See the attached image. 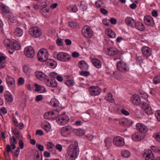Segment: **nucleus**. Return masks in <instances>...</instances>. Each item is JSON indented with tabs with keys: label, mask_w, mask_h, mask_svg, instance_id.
Segmentation results:
<instances>
[{
	"label": "nucleus",
	"mask_w": 160,
	"mask_h": 160,
	"mask_svg": "<svg viewBox=\"0 0 160 160\" xmlns=\"http://www.w3.org/2000/svg\"><path fill=\"white\" fill-rule=\"evenodd\" d=\"M56 112H58V110H55L54 111H51L45 113L44 115V118L46 119H50L52 116L56 114Z\"/></svg>",
	"instance_id": "obj_22"
},
{
	"label": "nucleus",
	"mask_w": 160,
	"mask_h": 160,
	"mask_svg": "<svg viewBox=\"0 0 160 160\" xmlns=\"http://www.w3.org/2000/svg\"><path fill=\"white\" fill-rule=\"evenodd\" d=\"M72 131V128L69 126H66L63 127L61 130L62 135L65 137L69 135Z\"/></svg>",
	"instance_id": "obj_14"
},
{
	"label": "nucleus",
	"mask_w": 160,
	"mask_h": 160,
	"mask_svg": "<svg viewBox=\"0 0 160 160\" xmlns=\"http://www.w3.org/2000/svg\"><path fill=\"white\" fill-rule=\"evenodd\" d=\"M155 116L157 120L160 122V111H158L155 113Z\"/></svg>",
	"instance_id": "obj_61"
},
{
	"label": "nucleus",
	"mask_w": 160,
	"mask_h": 160,
	"mask_svg": "<svg viewBox=\"0 0 160 160\" xmlns=\"http://www.w3.org/2000/svg\"><path fill=\"white\" fill-rule=\"evenodd\" d=\"M142 52L144 55L147 57L150 56L152 53L151 49L147 46H143L142 47Z\"/></svg>",
	"instance_id": "obj_19"
},
{
	"label": "nucleus",
	"mask_w": 160,
	"mask_h": 160,
	"mask_svg": "<svg viewBox=\"0 0 160 160\" xmlns=\"http://www.w3.org/2000/svg\"><path fill=\"white\" fill-rule=\"evenodd\" d=\"M144 21L145 23L148 26L153 27L154 24L152 18L149 16H145L144 18Z\"/></svg>",
	"instance_id": "obj_15"
},
{
	"label": "nucleus",
	"mask_w": 160,
	"mask_h": 160,
	"mask_svg": "<svg viewBox=\"0 0 160 160\" xmlns=\"http://www.w3.org/2000/svg\"><path fill=\"white\" fill-rule=\"evenodd\" d=\"M100 11L104 15H106L108 13V11L104 8H101L100 10Z\"/></svg>",
	"instance_id": "obj_60"
},
{
	"label": "nucleus",
	"mask_w": 160,
	"mask_h": 160,
	"mask_svg": "<svg viewBox=\"0 0 160 160\" xmlns=\"http://www.w3.org/2000/svg\"><path fill=\"white\" fill-rule=\"evenodd\" d=\"M74 82L72 80H68L66 81L65 84L68 86H71L74 85Z\"/></svg>",
	"instance_id": "obj_46"
},
{
	"label": "nucleus",
	"mask_w": 160,
	"mask_h": 160,
	"mask_svg": "<svg viewBox=\"0 0 160 160\" xmlns=\"http://www.w3.org/2000/svg\"><path fill=\"white\" fill-rule=\"evenodd\" d=\"M24 80L22 78H20L18 79V83L19 85H22L24 83Z\"/></svg>",
	"instance_id": "obj_57"
},
{
	"label": "nucleus",
	"mask_w": 160,
	"mask_h": 160,
	"mask_svg": "<svg viewBox=\"0 0 160 160\" xmlns=\"http://www.w3.org/2000/svg\"><path fill=\"white\" fill-rule=\"evenodd\" d=\"M130 155V153L128 150H124L122 152V155L123 157L127 158L129 157Z\"/></svg>",
	"instance_id": "obj_38"
},
{
	"label": "nucleus",
	"mask_w": 160,
	"mask_h": 160,
	"mask_svg": "<svg viewBox=\"0 0 160 160\" xmlns=\"http://www.w3.org/2000/svg\"><path fill=\"white\" fill-rule=\"evenodd\" d=\"M131 101L134 105H138L140 104L141 99L138 95L135 94L131 97Z\"/></svg>",
	"instance_id": "obj_18"
},
{
	"label": "nucleus",
	"mask_w": 160,
	"mask_h": 160,
	"mask_svg": "<svg viewBox=\"0 0 160 160\" xmlns=\"http://www.w3.org/2000/svg\"><path fill=\"white\" fill-rule=\"evenodd\" d=\"M35 86L36 88L37 91H41L44 87L42 86H40L37 83L35 84Z\"/></svg>",
	"instance_id": "obj_51"
},
{
	"label": "nucleus",
	"mask_w": 160,
	"mask_h": 160,
	"mask_svg": "<svg viewBox=\"0 0 160 160\" xmlns=\"http://www.w3.org/2000/svg\"><path fill=\"white\" fill-rule=\"evenodd\" d=\"M105 143V146L108 149L112 144V140L111 139L107 138L104 141Z\"/></svg>",
	"instance_id": "obj_34"
},
{
	"label": "nucleus",
	"mask_w": 160,
	"mask_h": 160,
	"mask_svg": "<svg viewBox=\"0 0 160 160\" xmlns=\"http://www.w3.org/2000/svg\"><path fill=\"white\" fill-rule=\"evenodd\" d=\"M29 34L32 37L38 38L40 37L42 34L41 30L37 27H32L29 29Z\"/></svg>",
	"instance_id": "obj_3"
},
{
	"label": "nucleus",
	"mask_w": 160,
	"mask_h": 160,
	"mask_svg": "<svg viewBox=\"0 0 160 160\" xmlns=\"http://www.w3.org/2000/svg\"><path fill=\"white\" fill-rule=\"evenodd\" d=\"M23 71L26 74H28L30 71V69L28 66L25 65L23 67Z\"/></svg>",
	"instance_id": "obj_45"
},
{
	"label": "nucleus",
	"mask_w": 160,
	"mask_h": 160,
	"mask_svg": "<svg viewBox=\"0 0 160 160\" xmlns=\"http://www.w3.org/2000/svg\"><path fill=\"white\" fill-rule=\"evenodd\" d=\"M142 108L147 115H150L153 113V111L148 104L144 102H142Z\"/></svg>",
	"instance_id": "obj_11"
},
{
	"label": "nucleus",
	"mask_w": 160,
	"mask_h": 160,
	"mask_svg": "<svg viewBox=\"0 0 160 160\" xmlns=\"http://www.w3.org/2000/svg\"><path fill=\"white\" fill-rule=\"evenodd\" d=\"M81 7L83 11H85L88 8L87 4L84 2L81 1Z\"/></svg>",
	"instance_id": "obj_39"
},
{
	"label": "nucleus",
	"mask_w": 160,
	"mask_h": 160,
	"mask_svg": "<svg viewBox=\"0 0 160 160\" xmlns=\"http://www.w3.org/2000/svg\"><path fill=\"white\" fill-rule=\"evenodd\" d=\"M68 25L71 27H75L78 25V23L72 22H69Z\"/></svg>",
	"instance_id": "obj_52"
},
{
	"label": "nucleus",
	"mask_w": 160,
	"mask_h": 160,
	"mask_svg": "<svg viewBox=\"0 0 160 160\" xmlns=\"http://www.w3.org/2000/svg\"><path fill=\"white\" fill-rule=\"evenodd\" d=\"M47 64L48 66H50L51 68H54L56 67L57 64L55 60L50 59L48 61Z\"/></svg>",
	"instance_id": "obj_30"
},
{
	"label": "nucleus",
	"mask_w": 160,
	"mask_h": 160,
	"mask_svg": "<svg viewBox=\"0 0 160 160\" xmlns=\"http://www.w3.org/2000/svg\"><path fill=\"white\" fill-rule=\"evenodd\" d=\"M154 83L157 84L160 82V75L154 78L153 79Z\"/></svg>",
	"instance_id": "obj_44"
},
{
	"label": "nucleus",
	"mask_w": 160,
	"mask_h": 160,
	"mask_svg": "<svg viewBox=\"0 0 160 160\" xmlns=\"http://www.w3.org/2000/svg\"><path fill=\"white\" fill-rule=\"evenodd\" d=\"M132 139L134 141H138L141 139V137L138 132L134 133L132 136Z\"/></svg>",
	"instance_id": "obj_35"
},
{
	"label": "nucleus",
	"mask_w": 160,
	"mask_h": 160,
	"mask_svg": "<svg viewBox=\"0 0 160 160\" xmlns=\"http://www.w3.org/2000/svg\"><path fill=\"white\" fill-rule=\"evenodd\" d=\"M45 84L48 87L55 88L57 86V83L54 79L49 78L48 77L44 81Z\"/></svg>",
	"instance_id": "obj_12"
},
{
	"label": "nucleus",
	"mask_w": 160,
	"mask_h": 160,
	"mask_svg": "<svg viewBox=\"0 0 160 160\" xmlns=\"http://www.w3.org/2000/svg\"><path fill=\"white\" fill-rule=\"evenodd\" d=\"M7 46L12 50H18L21 49V46L20 44L14 40L11 41L10 44H7Z\"/></svg>",
	"instance_id": "obj_13"
},
{
	"label": "nucleus",
	"mask_w": 160,
	"mask_h": 160,
	"mask_svg": "<svg viewBox=\"0 0 160 160\" xmlns=\"http://www.w3.org/2000/svg\"><path fill=\"white\" fill-rule=\"evenodd\" d=\"M10 145L12 147V149H14L16 148L15 144L17 143V140L14 136L9 139Z\"/></svg>",
	"instance_id": "obj_28"
},
{
	"label": "nucleus",
	"mask_w": 160,
	"mask_h": 160,
	"mask_svg": "<svg viewBox=\"0 0 160 160\" xmlns=\"http://www.w3.org/2000/svg\"><path fill=\"white\" fill-rule=\"evenodd\" d=\"M6 80L7 83L8 85H12L14 82V79L11 77L9 76H7Z\"/></svg>",
	"instance_id": "obj_32"
},
{
	"label": "nucleus",
	"mask_w": 160,
	"mask_h": 160,
	"mask_svg": "<svg viewBox=\"0 0 160 160\" xmlns=\"http://www.w3.org/2000/svg\"><path fill=\"white\" fill-rule=\"evenodd\" d=\"M140 31H143L144 30L145 27L143 24L139 22H136L134 25V27Z\"/></svg>",
	"instance_id": "obj_27"
},
{
	"label": "nucleus",
	"mask_w": 160,
	"mask_h": 160,
	"mask_svg": "<svg viewBox=\"0 0 160 160\" xmlns=\"http://www.w3.org/2000/svg\"><path fill=\"white\" fill-rule=\"evenodd\" d=\"M79 54L76 52H74L72 53V56L74 58H76L79 56Z\"/></svg>",
	"instance_id": "obj_55"
},
{
	"label": "nucleus",
	"mask_w": 160,
	"mask_h": 160,
	"mask_svg": "<svg viewBox=\"0 0 160 160\" xmlns=\"http://www.w3.org/2000/svg\"><path fill=\"white\" fill-rule=\"evenodd\" d=\"M56 43L58 46H62L63 45V42L62 40L60 38H58L56 40Z\"/></svg>",
	"instance_id": "obj_49"
},
{
	"label": "nucleus",
	"mask_w": 160,
	"mask_h": 160,
	"mask_svg": "<svg viewBox=\"0 0 160 160\" xmlns=\"http://www.w3.org/2000/svg\"><path fill=\"white\" fill-rule=\"evenodd\" d=\"M105 33L110 38H114L116 36L115 33L110 28H107L105 30Z\"/></svg>",
	"instance_id": "obj_25"
},
{
	"label": "nucleus",
	"mask_w": 160,
	"mask_h": 160,
	"mask_svg": "<svg viewBox=\"0 0 160 160\" xmlns=\"http://www.w3.org/2000/svg\"><path fill=\"white\" fill-rule=\"evenodd\" d=\"M0 9L2 10V11L7 13H8L9 12L8 7L1 2H0Z\"/></svg>",
	"instance_id": "obj_31"
},
{
	"label": "nucleus",
	"mask_w": 160,
	"mask_h": 160,
	"mask_svg": "<svg viewBox=\"0 0 160 160\" xmlns=\"http://www.w3.org/2000/svg\"><path fill=\"white\" fill-rule=\"evenodd\" d=\"M113 143L117 147H122L125 144L124 139L120 136L116 137L113 139Z\"/></svg>",
	"instance_id": "obj_8"
},
{
	"label": "nucleus",
	"mask_w": 160,
	"mask_h": 160,
	"mask_svg": "<svg viewBox=\"0 0 160 160\" xmlns=\"http://www.w3.org/2000/svg\"><path fill=\"white\" fill-rule=\"evenodd\" d=\"M51 103L54 107H56L58 106V102L56 101V99H52Z\"/></svg>",
	"instance_id": "obj_48"
},
{
	"label": "nucleus",
	"mask_w": 160,
	"mask_h": 160,
	"mask_svg": "<svg viewBox=\"0 0 160 160\" xmlns=\"http://www.w3.org/2000/svg\"><path fill=\"white\" fill-rule=\"evenodd\" d=\"M113 75L118 79H122L123 77L118 72H114L113 73Z\"/></svg>",
	"instance_id": "obj_40"
},
{
	"label": "nucleus",
	"mask_w": 160,
	"mask_h": 160,
	"mask_svg": "<svg viewBox=\"0 0 160 160\" xmlns=\"http://www.w3.org/2000/svg\"><path fill=\"white\" fill-rule=\"evenodd\" d=\"M24 53L26 56L28 58H32L35 55V51L32 47L29 46L25 48Z\"/></svg>",
	"instance_id": "obj_9"
},
{
	"label": "nucleus",
	"mask_w": 160,
	"mask_h": 160,
	"mask_svg": "<svg viewBox=\"0 0 160 160\" xmlns=\"http://www.w3.org/2000/svg\"><path fill=\"white\" fill-rule=\"evenodd\" d=\"M112 95L111 93H108L106 100L110 102H114V99L112 98Z\"/></svg>",
	"instance_id": "obj_41"
},
{
	"label": "nucleus",
	"mask_w": 160,
	"mask_h": 160,
	"mask_svg": "<svg viewBox=\"0 0 160 160\" xmlns=\"http://www.w3.org/2000/svg\"><path fill=\"white\" fill-rule=\"evenodd\" d=\"M10 145L7 144L6 146V149L7 152L9 153V152H12V151L11 149Z\"/></svg>",
	"instance_id": "obj_64"
},
{
	"label": "nucleus",
	"mask_w": 160,
	"mask_h": 160,
	"mask_svg": "<svg viewBox=\"0 0 160 160\" xmlns=\"http://www.w3.org/2000/svg\"><path fill=\"white\" fill-rule=\"evenodd\" d=\"M85 137L89 141L92 140L94 137V136L92 134L85 135Z\"/></svg>",
	"instance_id": "obj_58"
},
{
	"label": "nucleus",
	"mask_w": 160,
	"mask_h": 160,
	"mask_svg": "<svg viewBox=\"0 0 160 160\" xmlns=\"http://www.w3.org/2000/svg\"><path fill=\"white\" fill-rule=\"evenodd\" d=\"M105 52L107 55L113 56L117 54L118 51L116 48L114 47H109L107 48Z\"/></svg>",
	"instance_id": "obj_16"
},
{
	"label": "nucleus",
	"mask_w": 160,
	"mask_h": 160,
	"mask_svg": "<svg viewBox=\"0 0 160 160\" xmlns=\"http://www.w3.org/2000/svg\"><path fill=\"white\" fill-rule=\"evenodd\" d=\"M90 74V73L89 71L82 70L81 72V75L85 77H88Z\"/></svg>",
	"instance_id": "obj_47"
},
{
	"label": "nucleus",
	"mask_w": 160,
	"mask_h": 160,
	"mask_svg": "<svg viewBox=\"0 0 160 160\" xmlns=\"http://www.w3.org/2000/svg\"><path fill=\"white\" fill-rule=\"evenodd\" d=\"M91 62L94 66L98 68H100L102 66V63L98 59L96 58H92Z\"/></svg>",
	"instance_id": "obj_23"
},
{
	"label": "nucleus",
	"mask_w": 160,
	"mask_h": 160,
	"mask_svg": "<svg viewBox=\"0 0 160 160\" xmlns=\"http://www.w3.org/2000/svg\"><path fill=\"white\" fill-rule=\"evenodd\" d=\"M89 66L84 61H81V69L82 71H86L88 69Z\"/></svg>",
	"instance_id": "obj_29"
},
{
	"label": "nucleus",
	"mask_w": 160,
	"mask_h": 160,
	"mask_svg": "<svg viewBox=\"0 0 160 160\" xmlns=\"http://www.w3.org/2000/svg\"><path fill=\"white\" fill-rule=\"evenodd\" d=\"M67 9L70 11L71 10L72 12H76L78 10L77 7L76 5L68 7Z\"/></svg>",
	"instance_id": "obj_42"
},
{
	"label": "nucleus",
	"mask_w": 160,
	"mask_h": 160,
	"mask_svg": "<svg viewBox=\"0 0 160 160\" xmlns=\"http://www.w3.org/2000/svg\"><path fill=\"white\" fill-rule=\"evenodd\" d=\"M14 33L18 37H20L23 34V31L21 28H18L15 30Z\"/></svg>",
	"instance_id": "obj_33"
},
{
	"label": "nucleus",
	"mask_w": 160,
	"mask_h": 160,
	"mask_svg": "<svg viewBox=\"0 0 160 160\" xmlns=\"http://www.w3.org/2000/svg\"><path fill=\"white\" fill-rule=\"evenodd\" d=\"M37 57L38 60L41 62L46 61L48 60V53L47 51L44 49H40L38 52Z\"/></svg>",
	"instance_id": "obj_2"
},
{
	"label": "nucleus",
	"mask_w": 160,
	"mask_h": 160,
	"mask_svg": "<svg viewBox=\"0 0 160 160\" xmlns=\"http://www.w3.org/2000/svg\"><path fill=\"white\" fill-rule=\"evenodd\" d=\"M117 69L122 72L125 73L129 71V68L126 63L123 61H119L117 64Z\"/></svg>",
	"instance_id": "obj_7"
},
{
	"label": "nucleus",
	"mask_w": 160,
	"mask_h": 160,
	"mask_svg": "<svg viewBox=\"0 0 160 160\" xmlns=\"http://www.w3.org/2000/svg\"><path fill=\"white\" fill-rule=\"evenodd\" d=\"M139 93L141 95V97L144 99H147L148 97V94L143 91H141Z\"/></svg>",
	"instance_id": "obj_43"
},
{
	"label": "nucleus",
	"mask_w": 160,
	"mask_h": 160,
	"mask_svg": "<svg viewBox=\"0 0 160 160\" xmlns=\"http://www.w3.org/2000/svg\"><path fill=\"white\" fill-rule=\"evenodd\" d=\"M82 33L84 37L88 38L92 37L93 34L92 29L88 26H85L82 27Z\"/></svg>",
	"instance_id": "obj_5"
},
{
	"label": "nucleus",
	"mask_w": 160,
	"mask_h": 160,
	"mask_svg": "<svg viewBox=\"0 0 160 160\" xmlns=\"http://www.w3.org/2000/svg\"><path fill=\"white\" fill-rule=\"evenodd\" d=\"M58 75V74L57 73L55 72H52L50 73L49 75L51 78H52V79H54V78H57Z\"/></svg>",
	"instance_id": "obj_50"
},
{
	"label": "nucleus",
	"mask_w": 160,
	"mask_h": 160,
	"mask_svg": "<svg viewBox=\"0 0 160 160\" xmlns=\"http://www.w3.org/2000/svg\"><path fill=\"white\" fill-rule=\"evenodd\" d=\"M125 21L127 24L130 27L134 28L136 22L132 18L130 17L126 18Z\"/></svg>",
	"instance_id": "obj_21"
},
{
	"label": "nucleus",
	"mask_w": 160,
	"mask_h": 160,
	"mask_svg": "<svg viewBox=\"0 0 160 160\" xmlns=\"http://www.w3.org/2000/svg\"><path fill=\"white\" fill-rule=\"evenodd\" d=\"M58 123L61 125H64L67 124L69 121L68 117L64 113L59 115L56 118Z\"/></svg>",
	"instance_id": "obj_4"
},
{
	"label": "nucleus",
	"mask_w": 160,
	"mask_h": 160,
	"mask_svg": "<svg viewBox=\"0 0 160 160\" xmlns=\"http://www.w3.org/2000/svg\"><path fill=\"white\" fill-rule=\"evenodd\" d=\"M137 129L139 132L144 133L146 132L147 130V128L144 124L138 123L136 125Z\"/></svg>",
	"instance_id": "obj_20"
},
{
	"label": "nucleus",
	"mask_w": 160,
	"mask_h": 160,
	"mask_svg": "<svg viewBox=\"0 0 160 160\" xmlns=\"http://www.w3.org/2000/svg\"><path fill=\"white\" fill-rule=\"evenodd\" d=\"M65 44L67 46H70L72 43L71 41L68 39H66L65 40Z\"/></svg>",
	"instance_id": "obj_56"
},
{
	"label": "nucleus",
	"mask_w": 160,
	"mask_h": 160,
	"mask_svg": "<svg viewBox=\"0 0 160 160\" xmlns=\"http://www.w3.org/2000/svg\"><path fill=\"white\" fill-rule=\"evenodd\" d=\"M0 112L2 113L3 114H6L7 112V110L5 107H2L0 109Z\"/></svg>",
	"instance_id": "obj_59"
},
{
	"label": "nucleus",
	"mask_w": 160,
	"mask_h": 160,
	"mask_svg": "<svg viewBox=\"0 0 160 160\" xmlns=\"http://www.w3.org/2000/svg\"><path fill=\"white\" fill-rule=\"evenodd\" d=\"M4 97L6 100L9 102H12L13 100V97L11 94L8 91H6L4 92Z\"/></svg>",
	"instance_id": "obj_24"
},
{
	"label": "nucleus",
	"mask_w": 160,
	"mask_h": 160,
	"mask_svg": "<svg viewBox=\"0 0 160 160\" xmlns=\"http://www.w3.org/2000/svg\"><path fill=\"white\" fill-rule=\"evenodd\" d=\"M54 58L61 62H68L71 59V56L68 54L64 52H60L57 54L54 53L53 54Z\"/></svg>",
	"instance_id": "obj_1"
},
{
	"label": "nucleus",
	"mask_w": 160,
	"mask_h": 160,
	"mask_svg": "<svg viewBox=\"0 0 160 160\" xmlns=\"http://www.w3.org/2000/svg\"><path fill=\"white\" fill-rule=\"evenodd\" d=\"M42 127L47 132H48L50 130L51 126L48 123H45L43 125Z\"/></svg>",
	"instance_id": "obj_37"
},
{
	"label": "nucleus",
	"mask_w": 160,
	"mask_h": 160,
	"mask_svg": "<svg viewBox=\"0 0 160 160\" xmlns=\"http://www.w3.org/2000/svg\"><path fill=\"white\" fill-rule=\"evenodd\" d=\"M34 160H42V157H40L39 154L37 153L35 157Z\"/></svg>",
	"instance_id": "obj_62"
},
{
	"label": "nucleus",
	"mask_w": 160,
	"mask_h": 160,
	"mask_svg": "<svg viewBox=\"0 0 160 160\" xmlns=\"http://www.w3.org/2000/svg\"><path fill=\"white\" fill-rule=\"evenodd\" d=\"M8 20L10 22H15L17 21V18L16 17L12 14H9L8 16Z\"/></svg>",
	"instance_id": "obj_36"
},
{
	"label": "nucleus",
	"mask_w": 160,
	"mask_h": 160,
	"mask_svg": "<svg viewBox=\"0 0 160 160\" xmlns=\"http://www.w3.org/2000/svg\"><path fill=\"white\" fill-rule=\"evenodd\" d=\"M79 152L78 149L77 148H74L72 145H70L68 148L67 153L68 155L72 158H76Z\"/></svg>",
	"instance_id": "obj_6"
},
{
	"label": "nucleus",
	"mask_w": 160,
	"mask_h": 160,
	"mask_svg": "<svg viewBox=\"0 0 160 160\" xmlns=\"http://www.w3.org/2000/svg\"><path fill=\"white\" fill-rule=\"evenodd\" d=\"M146 160H154V158L153 154L151 150H146L143 155Z\"/></svg>",
	"instance_id": "obj_17"
},
{
	"label": "nucleus",
	"mask_w": 160,
	"mask_h": 160,
	"mask_svg": "<svg viewBox=\"0 0 160 160\" xmlns=\"http://www.w3.org/2000/svg\"><path fill=\"white\" fill-rule=\"evenodd\" d=\"M35 75L37 78L41 81L44 80V81L45 80L46 78H47L48 77L44 73L40 72L36 73Z\"/></svg>",
	"instance_id": "obj_26"
},
{
	"label": "nucleus",
	"mask_w": 160,
	"mask_h": 160,
	"mask_svg": "<svg viewBox=\"0 0 160 160\" xmlns=\"http://www.w3.org/2000/svg\"><path fill=\"white\" fill-rule=\"evenodd\" d=\"M43 99V96L42 95L37 96L35 98V100L37 102H39Z\"/></svg>",
	"instance_id": "obj_54"
},
{
	"label": "nucleus",
	"mask_w": 160,
	"mask_h": 160,
	"mask_svg": "<svg viewBox=\"0 0 160 160\" xmlns=\"http://www.w3.org/2000/svg\"><path fill=\"white\" fill-rule=\"evenodd\" d=\"M125 118L121 119L119 120V123L122 126L125 125Z\"/></svg>",
	"instance_id": "obj_63"
},
{
	"label": "nucleus",
	"mask_w": 160,
	"mask_h": 160,
	"mask_svg": "<svg viewBox=\"0 0 160 160\" xmlns=\"http://www.w3.org/2000/svg\"><path fill=\"white\" fill-rule=\"evenodd\" d=\"M89 91L91 95L97 96L100 94L101 90L98 86H93L89 88Z\"/></svg>",
	"instance_id": "obj_10"
},
{
	"label": "nucleus",
	"mask_w": 160,
	"mask_h": 160,
	"mask_svg": "<svg viewBox=\"0 0 160 160\" xmlns=\"http://www.w3.org/2000/svg\"><path fill=\"white\" fill-rule=\"evenodd\" d=\"M73 133L77 136H79L80 135V130L79 129H73L72 130Z\"/></svg>",
	"instance_id": "obj_53"
}]
</instances>
